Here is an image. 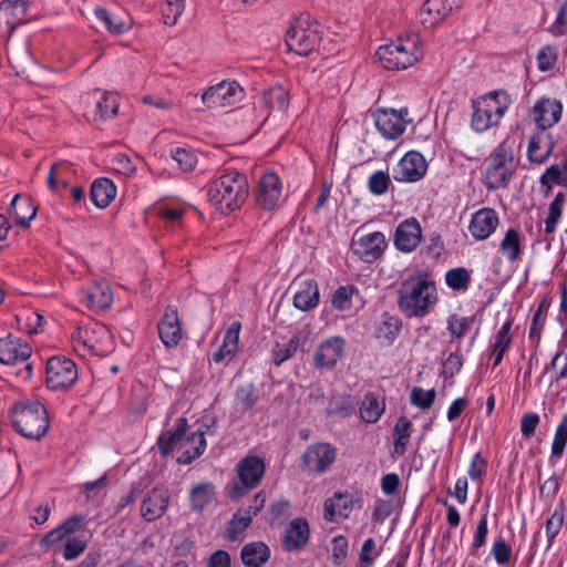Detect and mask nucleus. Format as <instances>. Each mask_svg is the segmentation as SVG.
I'll return each instance as SVG.
<instances>
[{
  "label": "nucleus",
  "instance_id": "f257e3e1",
  "mask_svg": "<svg viewBox=\"0 0 567 567\" xmlns=\"http://www.w3.org/2000/svg\"><path fill=\"white\" fill-rule=\"evenodd\" d=\"M208 199L221 214L227 215L240 208L248 197V181L238 172L220 175L208 186Z\"/></svg>",
  "mask_w": 567,
  "mask_h": 567
},
{
  "label": "nucleus",
  "instance_id": "f03ea898",
  "mask_svg": "<svg viewBox=\"0 0 567 567\" xmlns=\"http://www.w3.org/2000/svg\"><path fill=\"white\" fill-rule=\"evenodd\" d=\"M16 431L30 440H40L49 429L45 408L37 401H18L9 411Z\"/></svg>",
  "mask_w": 567,
  "mask_h": 567
},
{
  "label": "nucleus",
  "instance_id": "7ed1b4c3",
  "mask_svg": "<svg viewBox=\"0 0 567 567\" xmlns=\"http://www.w3.org/2000/svg\"><path fill=\"white\" fill-rule=\"evenodd\" d=\"M436 300L435 286L420 277L406 279L400 288V307L410 317L424 316Z\"/></svg>",
  "mask_w": 567,
  "mask_h": 567
},
{
  "label": "nucleus",
  "instance_id": "20e7f679",
  "mask_svg": "<svg viewBox=\"0 0 567 567\" xmlns=\"http://www.w3.org/2000/svg\"><path fill=\"white\" fill-rule=\"evenodd\" d=\"M511 104L512 99L504 91L491 92L478 97L473 103L472 128L482 133L498 125Z\"/></svg>",
  "mask_w": 567,
  "mask_h": 567
},
{
  "label": "nucleus",
  "instance_id": "39448f33",
  "mask_svg": "<svg viewBox=\"0 0 567 567\" xmlns=\"http://www.w3.org/2000/svg\"><path fill=\"white\" fill-rule=\"evenodd\" d=\"M423 55L416 35L398 38L391 43L381 45L377 56L381 64L388 70H405L417 63Z\"/></svg>",
  "mask_w": 567,
  "mask_h": 567
},
{
  "label": "nucleus",
  "instance_id": "423d86ee",
  "mask_svg": "<svg viewBox=\"0 0 567 567\" xmlns=\"http://www.w3.org/2000/svg\"><path fill=\"white\" fill-rule=\"evenodd\" d=\"M74 350L82 357L105 355L114 348L113 336L104 324L92 322L79 326L72 334Z\"/></svg>",
  "mask_w": 567,
  "mask_h": 567
},
{
  "label": "nucleus",
  "instance_id": "0eeeda50",
  "mask_svg": "<svg viewBox=\"0 0 567 567\" xmlns=\"http://www.w3.org/2000/svg\"><path fill=\"white\" fill-rule=\"evenodd\" d=\"M485 185L489 190L506 187L514 171V151L506 142L501 143L485 159Z\"/></svg>",
  "mask_w": 567,
  "mask_h": 567
},
{
  "label": "nucleus",
  "instance_id": "6e6552de",
  "mask_svg": "<svg viewBox=\"0 0 567 567\" xmlns=\"http://www.w3.org/2000/svg\"><path fill=\"white\" fill-rule=\"evenodd\" d=\"M320 41L319 25L310 19H298L286 33V44L300 55L312 52Z\"/></svg>",
  "mask_w": 567,
  "mask_h": 567
},
{
  "label": "nucleus",
  "instance_id": "1a4fd4ad",
  "mask_svg": "<svg viewBox=\"0 0 567 567\" xmlns=\"http://www.w3.org/2000/svg\"><path fill=\"white\" fill-rule=\"evenodd\" d=\"M265 468L262 458L258 456H247L241 460L237 465L239 483H235L229 488V497L237 499L255 488L260 483Z\"/></svg>",
  "mask_w": 567,
  "mask_h": 567
},
{
  "label": "nucleus",
  "instance_id": "9d476101",
  "mask_svg": "<svg viewBox=\"0 0 567 567\" xmlns=\"http://www.w3.org/2000/svg\"><path fill=\"white\" fill-rule=\"evenodd\" d=\"M373 118L380 134L388 140L398 138L412 122L406 107L400 110L380 109L373 113Z\"/></svg>",
  "mask_w": 567,
  "mask_h": 567
},
{
  "label": "nucleus",
  "instance_id": "9b49d317",
  "mask_svg": "<svg viewBox=\"0 0 567 567\" xmlns=\"http://www.w3.org/2000/svg\"><path fill=\"white\" fill-rule=\"evenodd\" d=\"M241 97L243 90L236 81H223L208 87L202 95L203 102L209 109L231 106Z\"/></svg>",
  "mask_w": 567,
  "mask_h": 567
},
{
  "label": "nucleus",
  "instance_id": "f8f14e48",
  "mask_svg": "<svg viewBox=\"0 0 567 567\" xmlns=\"http://www.w3.org/2000/svg\"><path fill=\"white\" fill-rule=\"evenodd\" d=\"M78 378L73 361L65 358H51L47 363V385L52 390L69 388Z\"/></svg>",
  "mask_w": 567,
  "mask_h": 567
},
{
  "label": "nucleus",
  "instance_id": "ddd939ff",
  "mask_svg": "<svg viewBox=\"0 0 567 567\" xmlns=\"http://www.w3.org/2000/svg\"><path fill=\"white\" fill-rule=\"evenodd\" d=\"M386 246L385 237L380 231L361 234L355 231L352 238V251L367 262L378 259Z\"/></svg>",
  "mask_w": 567,
  "mask_h": 567
},
{
  "label": "nucleus",
  "instance_id": "4468645a",
  "mask_svg": "<svg viewBox=\"0 0 567 567\" xmlns=\"http://www.w3.org/2000/svg\"><path fill=\"white\" fill-rule=\"evenodd\" d=\"M344 340L331 337L322 341L313 353V367L318 370H330L336 367L344 352Z\"/></svg>",
  "mask_w": 567,
  "mask_h": 567
},
{
  "label": "nucleus",
  "instance_id": "2eb2a0df",
  "mask_svg": "<svg viewBox=\"0 0 567 567\" xmlns=\"http://www.w3.org/2000/svg\"><path fill=\"white\" fill-rule=\"evenodd\" d=\"M462 0H426L420 12L419 18L425 28H434L444 21L454 9L460 8Z\"/></svg>",
  "mask_w": 567,
  "mask_h": 567
},
{
  "label": "nucleus",
  "instance_id": "dca6fc26",
  "mask_svg": "<svg viewBox=\"0 0 567 567\" xmlns=\"http://www.w3.org/2000/svg\"><path fill=\"white\" fill-rule=\"evenodd\" d=\"M336 460L334 449L327 443L310 445L302 455L305 470L310 473H323Z\"/></svg>",
  "mask_w": 567,
  "mask_h": 567
},
{
  "label": "nucleus",
  "instance_id": "f3484780",
  "mask_svg": "<svg viewBox=\"0 0 567 567\" xmlns=\"http://www.w3.org/2000/svg\"><path fill=\"white\" fill-rule=\"evenodd\" d=\"M25 16L27 0H3L0 3V33L9 37Z\"/></svg>",
  "mask_w": 567,
  "mask_h": 567
},
{
  "label": "nucleus",
  "instance_id": "a211bd4d",
  "mask_svg": "<svg viewBox=\"0 0 567 567\" xmlns=\"http://www.w3.org/2000/svg\"><path fill=\"white\" fill-rule=\"evenodd\" d=\"M282 195V183L274 172H267L261 176L258 187L257 202L264 209H274Z\"/></svg>",
  "mask_w": 567,
  "mask_h": 567
},
{
  "label": "nucleus",
  "instance_id": "6ab92c4d",
  "mask_svg": "<svg viewBox=\"0 0 567 567\" xmlns=\"http://www.w3.org/2000/svg\"><path fill=\"white\" fill-rule=\"evenodd\" d=\"M292 286L296 289L293 306L302 311L317 307L319 302V288L317 282L308 277H297Z\"/></svg>",
  "mask_w": 567,
  "mask_h": 567
},
{
  "label": "nucleus",
  "instance_id": "aec40b11",
  "mask_svg": "<svg viewBox=\"0 0 567 567\" xmlns=\"http://www.w3.org/2000/svg\"><path fill=\"white\" fill-rule=\"evenodd\" d=\"M426 162L419 152H409L399 162L394 176L400 182H416L426 173Z\"/></svg>",
  "mask_w": 567,
  "mask_h": 567
},
{
  "label": "nucleus",
  "instance_id": "412c9836",
  "mask_svg": "<svg viewBox=\"0 0 567 567\" xmlns=\"http://www.w3.org/2000/svg\"><path fill=\"white\" fill-rule=\"evenodd\" d=\"M93 14L96 20L95 27H103L114 35L127 32L133 25L132 19L125 12H113L104 8H96Z\"/></svg>",
  "mask_w": 567,
  "mask_h": 567
},
{
  "label": "nucleus",
  "instance_id": "4be33fe9",
  "mask_svg": "<svg viewBox=\"0 0 567 567\" xmlns=\"http://www.w3.org/2000/svg\"><path fill=\"white\" fill-rule=\"evenodd\" d=\"M31 347L21 339L7 338L0 339V363L18 364L25 362L31 355Z\"/></svg>",
  "mask_w": 567,
  "mask_h": 567
},
{
  "label": "nucleus",
  "instance_id": "5701e85b",
  "mask_svg": "<svg viewBox=\"0 0 567 567\" xmlns=\"http://www.w3.org/2000/svg\"><path fill=\"white\" fill-rule=\"evenodd\" d=\"M158 334L166 347H176L182 340V326L177 310L174 307L166 308L158 323Z\"/></svg>",
  "mask_w": 567,
  "mask_h": 567
},
{
  "label": "nucleus",
  "instance_id": "b1692460",
  "mask_svg": "<svg viewBox=\"0 0 567 567\" xmlns=\"http://www.w3.org/2000/svg\"><path fill=\"white\" fill-rule=\"evenodd\" d=\"M168 502V489L164 487L153 488L142 502V516L148 522L159 518L165 513Z\"/></svg>",
  "mask_w": 567,
  "mask_h": 567
},
{
  "label": "nucleus",
  "instance_id": "393cba45",
  "mask_svg": "<svg viewBox=\"0 0 567 567\" xmlns=\"http://www.w3.org/2000/svg\"><path fill=\"white\" fill-rule=\"evenodd\" d=\"M498 225V216L492 208H482L476 212L470 223L471 235L478 240L488 238Z\"/></svg>",
  "mask_w": 567,
  "mask_h": 567
},
{
  "label": "nucleus",
  "instance_id": "a878e982",
  "mask_svg": "<svg viewBox=\"0 0 567 567\" xmlns=\"http://www.w3.org/2000/svg\"><path fill=\"white\" fill-rule=\"evenodd\" d=\"M563 105L560 102L550 99H543L535 104L533 116L539 130L547 131L556 124L561 116Z\"/></svg>",
  "mask_w": 567,
  "mask_h": 567
},
{
  "label": "nucleus",
  "instance_id": "bb28decb",
  "mask_svg": "<svg viewBox=\"0 0 567 567\" xmlns=\"http://www.w3.org/2000/svg\"><path fill=\"white\" fill-rule=\"evenodd\" d=\"M206 447V440L204 437V433L200 431H195L192 433H186L182 443L179 444L177 462L181 464H189L195 458L200 456Z\"/></svg>",
  "mask_w": 567,
  "mask_h": 567
},
{
  "label": "nucleus",
  "instance_id": "cd10ccee",
  "mask_svg": "<svg viewBox=\"0 0 567 567\" xmlns=\"http://www.w3.org/2000/svg\"><path fill=\"white\" fill-rule=\"evenodd\" d=\"M421 226L414 218L401 223L395 231V245L401 251H412L421 240Z\"/></svg>",
  "mask_w": 567,
  "mask_h": 567
},
{
  "label": "nucleus",
  "instance_id": "c85d7f7f",
  "mask_svg": "<svg viewBox=\"0 0 567 567\" xmlns=\"http://www.w3.org/2000/svg\"><path fill=\"white\" fill-rule=\"evenodd\" d=\"M355 498L350 493H336L324 502V518L329 522L347 518L353 508Z\"/></svg>",
  "mask_w": 567,
  "mask_h": 567
},
{
  "label": "nucleus",
  "instance_id": "c756f323",
  "mask_svg": "<svg viewBox=\"0 0 567 567\" xmlns=\"http://www.w3.org/2000/svg\"><path fill=\"white\" fill-rule=\"evenodd\" d=\"M550 134L545 130H538L529 140L528 158L536 164L544 163L553 151Z\"/></svg>",
  "mask_w": 567,
  "mask_h": 567
},
{
  "label": "nucleus",
  "instance_id": "7c9ffc66",
  "mask_svg": "<svg viewBox=\"0 0 567 567\" xmlns=\"http://www.w3.org/2000/svg\"><path fill=\"white\" fill-rule=\"evenodd\" d=\"M187 433V421L184 417L177 419L172 429L164 431L158 439V449L162 454L166 455L176 452L182 440Z\"/></svg>",
  "mask_w": 567,
  "mask_h": 567
},
{
  "label": "nucleus",
  "instance_id": "2f4dec72",
  "mask_svg": "<svg viewBox=\"0 0 567 567\" xmlns=\"http://www.w3.org/2000/svg\"><path fill=\"white\" fill-rule=\"evenodd\" d=\"M86 305L90 308L105 310L110 308L113 302V293L110 285L106 281H96L85 292Z\"/></svg>",
  "mask_w": 567,
  "mask_h": 567
},
{
  "label": "nucleus",
  "instance_id": "473e14b6",
  "mask_svg": "<svg viewBox=\"0 0 567 567\" xmlns=\"http://www.w3.org/2000/svg\"><path fill=\"white\" fill-rule=\"evenodd\" d=\"M240 329L241 323L238 321L233 322L230 327L227 329L223 344L220 346L218 351L215 352L213 355V360L216 363H219L227 358H233L234 354L237 352Z\"/></svg>",
  "mask_w": 567,
  "mask_h": 567
},
{
  "label": "nucleus",
  "instance_id": "72a5a7b5",
  "mask_svg": "<svg viewBox=\"0 0 567 567\" xmlns=\"http://www.w3.org/2000/svg\"><path fill=\"white\" fill-rule=\"evenodd\" d=\"M116 187L109 178H99L91 186V199L97 208H106L115 198Z\"/></svg>",
  "mask_w": 567,
  "mask_h": 567
},
{
  "label": "nucleus",
  "instance_id": "f704fd0d",
  "mask_svg": "<svg viewBox=\"0 0 567 567\" xmlns=\"http://www.w3.org/2000/svg\"><path fill=\"white\" fill-rule=\"evenodd\" d=\"M309 538V526L303 519L292 520L285 530V546L288 549L302 547Z\"/></svg>",
  "mask_w": 567,
  "mask_h": 567
},
{
  "label": "nucleus",
  "instance_id": "c9c22d12",
  "mask_svg": "<svg viewBox=\"0 0 567 567\" xmlns=\"http://www.w3.org/2000/svg\"><path fill=\"white\" fill-rule=\"evenodd\" d=\"M269 557V547L262 542L247 544L241 549V560L247 567H261Z\"/></svg>",
  "mask_w": 567,
  "mask_h": 567
},
{
  "label": "nucleus",
  "instance_id": "e433bc0d",
  "mask_svg": "<svg viewBox=\"0 0 567 567\" xmlns=\"http://www.w3.org/2000/svg\"><path fill=\"white\" fill-rule=\"evenodd\" d=\"M84 520H85V517L83 515H74V516L70 517L61 526H59L58 528L52 529L50 533H48L43 537L42 543H44L45 545H53V544L62 540L66 536L79 532L82 528Z\"/></svg>",
  "mask_w": 567,
  "mask_h": 567
},
{
  "label": "nucleus",
  "instance_id": "4c0bfd02",
  "mask_svg": "<svg viewBox=\"0 0 567 567\" xmlns=\"http://www.w3.org/2000/svg\"><path fill=\"white\" fill-rule=\"evenodd\" d=\"M9 214L16 218L17 224L27 227L31 219L35 217L37 207L33 206L29 198H21L16 195L10 204Z\"/></svg>",
  "mask_w": 567,
  "mask_h": 567
},
{
  "label": "nucleus",
  "instance_id": "58836bf2",
  "mask_svg": "<svg viewBox=\"0 0 567 567\" xmlns=\"http://www.w3.org/2000/svg\"><path fill=\"white\" fill-rule=\"evenodd\" d=\"M384 409L385 404L383 400H380L372 394H368L364 396L360 406L361 419L367 423H374L380 419Z\"/></svg>",
  "mask_w": 567,
  "mask_h": 567
},
{
  "label": "nucleus",
  "instance_id": "ea45409f",
  "mask_svg": "<svg viewBox=\"0 0 567 567\" xmlns=\"http://www.w3.org/2000/svg\"><path fill=\"white\" fill-rule=\"evenodd\" d=\"M252 520L250 509H239L228 523L227 538L236 540L249 527Z\"/></svg>",
  "mask_w": 567,
  "mask_h": 567
},
{
  "label": "nucleus",
  "instance_id": "a19ab883",
  "mask_svg": "<svg viewBox=\"0 0 567 567\" xmlns=\"http://www.w3.org/2000/svg\"><path fill=\"white\" fill-rule=\"evenodd\" d=\"M215 488L210 483H200L190 491V503L195 511H202L212 503Z\"/></svg>",
  "mask_w": 567,
  "mask_h": 567
},
{
  "label": "nucleus",
  "instance_id": "79ce46f5",
  "mask_svg": "<svg viewBox=\"0 0 567 567\" xmlns=\"http://www.w3.org/2000/svg\"><path fill=\"white\" fill-rule=\"evenodd\" d=\"M302 341V332L295 334L288 342L277 344L272 350L274 362L276 365H280L284 361L292 357L298 350Z\"/></svg>",
  "mask_w": 567,
  "mask_h": 567
},
{
  "label": "nucleus",
  "instance_id": "37998d69",
  "mask_svg": "<svg viewBox=\"0 0 567 567\" xmlns=\"http://www.w3.org/2000/svg\"><path fill=\"white\" fill-rule=\"evenodd\" d=\"M16 320L19 324L20 330L29 334L38 333L39 328L43 323V317L40 313L32 310H25L20 315H17Z\"/></svg>",
  "mask_w": 567,
  "mask_h": 567
},
{
  "label": "nucleus",
  "instance_id": "c03bdc74",
  "mask_svg": "<svg viewBox=\"0 0 567 567\" xmlns=\"http://www.w3.org/2000/svg\"><path fill=\"white\" fill-rule=\"evenodd\" d=\"M545 374L549 375L550 382H558L567 375V353L557 352L550 364L546 367Z\"/></svg>",
  "mask_w": 567,
  "mask_h": 567
},
{
  "label": "nucleus",
  "instance_id": "a18cd8bd",
  "mask_svg": "<svg viewBox=\"0 0 567 567\" xmlns=\"http://www.w3.org/2000/svg\"><path fill=\"white\" fill-rule=\"evenodd\" d=\"M171 156L183 172L194 171L198 163L196 152L184 147L173 150Z\"/></svg>",
  "mask_w": 567,
  "mask_h": 567
},
{
  "label": "nucleus",
  "instance_id": "49530a36",
  "mask_svg": "<svg viewBox=\"0 0 567 567\" xmlns=\"http://www.w3.org/2000/svg\"><path fill=\"white\" fill-rule=\"evenodd\" d=\"M512 327V322L507 321L503 324L501 330L498 331L496 342L494 344L493 349V355H494V365H497L501 363L503 355L508 348L511 343V336L509 330Z\"/></svg>",
  "mask_w": 567,
  "mask_h": 567
},
{
  "label": "nucleus",
  "instance_id": "de8ad7c7",
  "mask_svg": "<svg viewBox=\"0 0 567 567\" xmlns=\"http://www.w3.org/2000/svg\"><path fill=\"white\" fill-rule=\"evenodd\" d=\"M266 103L278 111L285 112L289 105V94L282 86H275L266 92Z\"/></svg>",
  "mask_w": 567,
  "mask_h": 567
},
{
  "label": "nucleus",
  "instance_id": "09e8293b",
  "mask_svg": "<svg viewBox=\"0 0 567 567\" xmlns=\"http://www.w3.org/2000/svg\"><path fill=\"white\" fill-rule=\"evenodd\" d=\"M565 196L563 193H558L554 200L550 203L548 208V216L545 220V231L550 234L555 230L556 225L561 216L563 205Z\"/></svg>",
  "mask_w": 567,
  "mask_h": 567
},
{
  "label": "nucleus",
  "instance_id": "8fccbe9b",
  "mask_svg": "<svg viewBox=\"0 0 567 567\" xmlns=\"http://www.w3.org/2000/svg\"><path fill=\"white\" fill-rule=\"evenodd\" d=\"M502 252L511 260L519 255V235L515 229H508L501 244Z\"/></svg>",
  "mask_w": 567,
  "mask_h": 567
},
{
  "label": "nucleus",
  "instance_id": "3c124183",
  "mask_svg": "<svg viewBox=\"0 0 567 567\" xmlns=\"http://www.w3.org/2000/svg\"><path fill=\"white\" fill-rule=\"evenodd\" d=\"M184 9L185 0H166L165 8L163 9L164 23L167 25L176 24Z\"/></svg>",
  "mask_w": 567,
  "mask_h": 567
},
{
  "label": "nucleus",
  "instance_id": "603ef678",
  "mask_svg": "<svg viewBox=\"0 0 567 567\" xmlns=\"http://www.w3.org/2000/svg\"><path fill=\"white\" fill-rule=\"evenodd\" d=\"M567 443V415H565L556 429L551 444V454L560 457Z\"/></svg>",
  "mask_w": 567,
  "mask_h": 567
},
{
  "label": "nucleus",
  "instance_id": "864d4df0",
  "mask_svg": "<svg viewBox=\"0 0 567 567\" xmlns=\"http://www.w3.org/2000/svg\"><path fill=\"white\" fill-rule=\"evenodd\" d=\"M565 515L561 508H557L546 522V535L549 546L553 544L555 537L559 534L564 524Z\"/></svg>",
  "mask_w": 567,
  "mask_h": 567
},
{
  "label": "nucleus",
  "instance_id": "5fc2aeb1",
  "mask_svg": "<svg viewBox=\"0 0 567 567\" xmlns=\"http://www.w3.org/2000/svg\"><path fill=\"white\" fill-rule=\"evenodd\" d=\"M557 56H558V50L556 47H553V45L544 47L537 54V62H538L539 70H542V71L551 70L557 62Z\"/></svg>",
  "mask_w": 567,
  "mask_h": 567
},
{
  "label": "nucleus",
  "instance_id": "6e6d98bb",
  "mask_svg": "<svg viewBox=\"0 0 567 567\" xmlns=\"http://www.w3.org/2000/svg\"><path fill=\"white\" fill-rule=\"evenodd\" d=\"M390 176L383 171L373 173L369 178V189L374 195H382L388 190Z\"/></svg>",
  "mask_w": 567,
  "mask_h": 567
},
{
  "label": "nucleus",
  "instance_id": "4d7b16f0",
  "mask_svg": "<svg viewBox=\"0 0 567 567\" xmlns=\"http://www.w3.org/2000/svg\"><path fill=\"white\" fill-rule=\"evenodd\" d=\"M112 169L124 176H132L136 166L132 163L131 158L125 154H116L111 159Z\"/></svg>",
  "mask_w": 567,
  "mask_h": 567
},
{
  "label": "nucleus",
  "instance_id": "13d9d810",
  "mask_svg": "<svg viewBox=\"0 0 567 567\" xmlns=\"http://www.w3.org/2000/svg\"><path fill=\"white\" fill-rule=\"evenodd\" d=\"M470 275L464 268L452 269L446 274V282L453 289H466Z\"/></svg>",
  "mask_w": 567,
  "mask_h": 567
},
{
  "label": "nucleus",
  "instance_id": "bf43d9fd",
  "mask_svg": "<svg viewBox=\"0 0 567 567\" xmlns=\"http://www.w3.org/2000/svg\"><path fill=\"white\" fill-rule=\"evenodd\" d=\"M434 398L435 391L433 389L425 391L421 388H413L410 400L414 405L421 409H427L432 405Z\"/></svg>",
  "mask_w": 567,
  "mask_h": 567
},
{
  "label": "nucleus",
  "instance_id": "052dcab7",
  "mask_svg": "<svg viewBox=\"0 0 567 567\" xmlns=\"http://www.w3.org/2000/svg\"><path fill=\"white\" fill-rule=\"evenodd\" d=\"M354 289L352 287H340L332 296V306L339 310H349L351 308V297Z\"/></svg>",
  "mask_w": 567,
  "mask_h": 567
},
{
  "label": "nucleus",
  "instance_id": "680f3d73",
  "mask_svg": "<svg viewBox=\"0 0 567 567\" xmlns=\"http://www.w3.org/2000/svg\"><path fill=\"white\" fill-rule=\"evenodd\" d=\"M118 104L112 94L105 93L102 100L96 103V113L101 118H106L110 114L115 115Z\"/></svg>",
  "mask_w": 567,
  "mask_h": 567
},
{
  "label": "nucleus",
  "instance_id": "e2e57ef3",
  "mask_svg": "<svg viewBox=\"0 0 567 567\" xmlns=\"http://www.w3.org/2000/svg\"><path fill=\"white\" fill-rule=\"evenodd\" d=\"M86 548V540L80 537L69 538L64 546L63 556L66 560L75 559Z\"/></svg>",
  "mask_w": 567,
  "mask_h": 567
},
{
  "label": "nucleus",
  "instance_id": "0e129e2a",
  "mask_svg": "<svg viewBox=\"0 0 567 567\" xmlns=\"http://www.w3.org/2000/svg\"><path fill=\"white\" fill-rule=\"evenodd\" d=\"M544 181L565 184L567 183V163L560 165H553L549 167L543 176Z\"/></svg>",
  "mask_w": 567,
  "mask_h": 567
},
{
  "label": "nucleus",
  "instance_id": "69168bd1",
  "mask_svg": "<svg viewBox=\"0 0 567 567\" xmlns=\"http://www.w3.org/2000/svg\"><path fill=\"white\" fill-rule=\"evenodd\" d=\"M550 31L555 35H567V0L561 4Z\"/></svg>",
  "mask_w": 567,
  "mask_h": 567
},
{
  "label": "nucleus",
  "instance_id": "338daca9",
  "mask_svg": "<svg viewBox=\"0 0 567 567\" xmlns=\"http://www.w3.org/2000/svg\"><path fill=\"white\" fill-rule=\"evenodd\" d=\"M237 400L245 408L250 409L257 401L255 389L251 384H246L237 391Z\"/></svg>",
  "mask_w": 567,
  "mask_h": 567
},
{
  "label": "nucleus",
  "instance_id": "774afa93",
  "mask_svg": "<svg viewBox=\"0 0 567 567\" xmlns=\"http://www.w3.org/2000/svg\"><path fill=\"white\" fill-rule=\"evenodd\" d=\"M468 326L470 320L463 317L452 316L449 320V330L456 338L464 336Z\"/></svg>",
  "mask_w": 567,
  "mask_h": 567
}]
</instances>
